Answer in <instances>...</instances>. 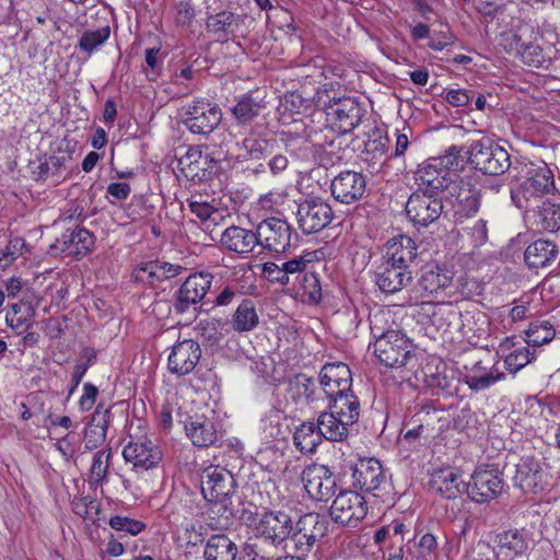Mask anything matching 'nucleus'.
Instances as JSON below:
<instances>
[{"label": "nucleus", "instance_id": "f257e3e1", "mask_svg": "<svg viewBox=\"0 0 560 560\" xmlns=\"http://www.w3.org/2000/svg\"><path fill=\"white\" fill-rule=\"evenodd\" d=\"M212 283V276L208 272L190 275L176 291L173 310L180 315L186 324L195 320L201 310V302Z\"/></svg>", "mask_w": 560, "mask_h": 560}, {"label": "nucleus", "instance_id": "f03ea898", "mask_svg": "<svg viewBox=\"0 0 560 560\" xmlns=\"http://www.w3.org/2000/svg\"><path fill=\"white\" fill-rule=\"evenodd\" d=\"M555 188L552 172L545 165L532 168L527 177L511 189V199L518 209L532 210L538 199Z\"/></svg>", "mask_w": 560, "mask_h": 560}, {"label": "nucleus", "instance_id": "7ed1b4c3", "mask_svg": "<svg viewBox=\"0 0 560 560\" xmlns=\"http://www.w3.org/2000/svg\"><path fill=\"white\" fill-rule=\"evenodd\" d=\"M469 154L471 165L486 175L499 176L511 166L508 151L488 138L472 142Z\"/></svg>", "mask_w": 560, "mask_h": 560}, {"label": "nucleus", "instance_id": "20e7f679", "mask_svg": "<svg viewBox=\"0 0 560 560\" xmlns=\"http://www.w3.org/2000/svg\"><path fill=\"white\" fill-rule=\"evenodd\" d=\"M411 343L402 332L387 330L382 332L374 342V353L378 361L387 368L397 369L406 365L412 358Z\"/></svg>", "mask_w": 560, "mask_h": 560}, {"label": "nucleus", "instance_id": "39448f33", "mask_svg": "<svg viewBox=\"0 0 560 560\" xmlns=\"http://www.w3.org/2000/svg\"><path fill=\"white\" fill-rule=\"evenodd\" d=\"M329 522L325 515L306 513L293 522L291 545L299 556H305L312 550L315 542L326 536Z\"/></svg>", "mask_w": 560, "mask_h": 560}, {"label": "nucleus", "instance_id": "423d86ee", "mask_svg": "<svg viewBox=\"0 0 560 560\" xmlns=\"http://www.w3.org/2000/svg\"><path fill=\"white\" fill-rule=\"evenodd\" d=\"M255 535L273 546L285 542V548L291 545L293 533V520L283 511L265 512L255 525Z\"/></svg>", "mask_w": 560, "mask_h": 560}, {"label": "nucleus", "instance_id": "0eeeda50", "mask_svg": "<svg viewBox=\"0 0 560 560\" xmlns=\"http://www.w3.org/2000/svg\"><path fill=\"white\" fill-rule=\"evenodd\" d=\"M503 487V476L498 467H478L467 483V494L472 501L485 503L501 494Z\"/></svg>", "mask_w": 560, "mask_h": 560}, {"label": "nucleus", "instance_id": "6e6552de", "mask_svg": "<svg viewBox=\"0 0 560 560\" xmlns=\"http://www.w3.org/2000/svg\"><path fill=\"white\" fill-rule=\"evenodd\" d=\"M368 513V504L360 493L351 490H343L334 500L329 514L331 520L342 526L354 527Z\"/></svg>", "mask_w": 560, "mask_h": 560}, {"label": "nucleus", "instance_id": "1a4fd4ad", "mask_svg": "<svg viewBox=\"0 0 560 560\" xmlns=\"http://www.w3.org/2000/svg\"><path fill=\"white\" fill-rule=\"evenodd\" d=\"M258 245L271 253H284L291 246L293 228L284 220L268 218L257 225Z\"/></svg>", "mask_w": 560, "mask_h": 560}, {"label": "nucleus", "instance_id": "9d476101", "mask_svg": "<svg viewBox=\"0 0 560 560\" xmlns=\"http://www.w3.org/2000/svg\"><path fill=\"white\" fill-rule=\"evenodd\" d=\"M222 120V110L208 100H196L188 105L185 126L197 135L211 133Z\"/></svg>", "mask_w": 560, "mask_h": 560}, {"label": "nucleus", "instance_id": "9b49d317", "mask_svg": "<svg viewBox=\"0 0 560 560\" xmlns=\"http://www.w3.org/2000/svg\"><path fill=\"white\" fill-rule=\"evenodd\" d=\"M512 480L514 486L524 493L537 494L546 489L548 474L540 460L533 456H525L515 465V474Z\"/></svg>", "mask_w": 560, "mask_h": 560}, {"label": "nucleus", "instance_id": "f8f14e48", "mask_svg": "<svg viewBox=\"0 0 560 560\" xmlns=\"http://www.w3.org/2000/svg\"><path fill=\"white\" fill-rule=\"evenodd\" d=\"M299 228L305 234L322 231L332 221L334 212L330 205L320 198L306 199L298 207Z\"/></svg>", "mask_w": 560, "mask_h": 560}, {"label": "nucleus", "instance_id": "ddd939ff", "mask_svg": "<svg viewBox=\"0 0 560 560\" xmlns=\"http://www.w3.org/2000/svg\"><path fill=\"white\" fill-rule=\"evenodd\" d=\"M302 481L308 495L316 501H328L337 490V481L330 469L313 463L302 471Z\"/></svg>", "mask_w": 560, "mask_h": 560}, {"label": "nucleus", "instance_id": "4468645a", "mask_svg": "<svg viewBox=\"0 0 560 560\" xmlns=\"http://www.w3.org/2000/svg\"><path fill=\"white\" fill-rule=\"evenodd\" d=\"M443 212L442 197L415 191L406 203V213L410 221L421 226H428L438 220Z\"/></svg>", "mask_w": 560, "mask_h": 560}, {"label": "nucleus", "instance_id": "2eb2a0df", "mask_svg": "<svg viewBox=\"0 0 560 560\" xmlns=\"http://www.w3.org/2000/svg\"><path fill=\"white\" fill-rule=\"evenodd\" d=\"M127 463H131L137 471H145L155 467L162 459L161 450L145 436L130 438L122 450Z\"/></svg>", "mask_w": 560, "mask_h": 560}, {"label": "nucleus", "instance_id": "dca6fc26", "mask_svg": "<svg viewBox=\"0 0 560 560\" xmlns=\"http://www.w3.org/2000/svg\"><path fill=\"white\" fill-rule=\"evenodd\" d=\"M201 492L207 501L229 500L234 492L233 475L221 466H209L201 474Z\"/></svg>", "mask_w": 560, "mask_h": 560}, {"label": "nucleus", "instance_id": "f3484780", "mask_svg": "<svg viewBox=\"0 0 560 560\" xmlns=\"http://www.w3.org/2000/svg\"><path fill=\"white\" fill-rule=\"evenodd\" d=\"M530 542L527 530L511 528L495 534L491 551L497 559L512 560L526 555L530 548Z\"/></svg>", "mask_w": 560, "mask_h": 560}, {"label": "nucleus", "instance_id": "a211bd4d", "mask_svg": "<svg viewBox=\"0 0 560 560\" xmlns=\"http://www.w3.org/2000/svg\"><path fill=\"white\" fill-rule=\"evenodd\" d=\"M201 358V348L194 339L177 341L171 349L167 368L172 374L184 376L191 373Z\"/></svg>", "mask_w": 560, "mask_h": 560}, {"label": "nucleus", "instance_id": "6ab92c4d", "mask_svg": "<svg viewBox=\"0 0 560 560\" xmlns=\"http://www.w3.org/2000/svg\"><path fill=\"white\" fill-rule=\"evenodd\" d=\"M327 114L339 133L346 135L359 126L365 109L354 98L342 97L330 104Z\"/></svg>", "mask_w": 560, "mask_h": 560}, {"label": "nucleus", "instance_id": "aec40b11", "mask_svg": "<svg viewBox=\"0 0 560 560\" xmlns=\"http://www.w3.org/2000/svg\"><path fill=\"white\" fill-rule=\"evenodd\" d=\"M287 395L294 404L312 408H317L326 398L322 387L316 386L315 380L303 373L289 380Z\"/></svg>", "mask_w": 560, "mask_h": 560}, {"label": "nucleus", "instance_id": "412c9836", "mask_svg": "<svg viewBox=\"0 0 560 560\" xmlns=\"http://www.w3.org/2000/svg\"><path fill=\"white\" fill-rule=\"evenodd\" d=\"M365 177L358 172L345 171L339 173L330 184V190L336 200L352 203L365 192Z\"/></svg>", "mask_w": 560, "mask_h": 560}, {"label": "nucleus", "instance_id": "4be33fe9", "mask_svg": "<svg viewBox=\"0 0 560 560\" xmlns=\"http://www.w3.org/2000/svg\"><path fill=\"white\" fill-rule=\"evenodd\" d=\"M353 486L361 491L373 492L386 483L382 464L376 458H361L352 468Z\"/></svg>", "mask_w": 560, "mask_h": 560}, {"label": "nucleus", "instance_id": "5701e85b", "mask_svg": "<svg viewBox=\"0 0 560 560\" xmlns=\"http://www.w3.org/2000/svg\"><path fill=\"white\" fill-rule=\"evenodd\" d=\"M416 182L419 187L417 191L435 196L444 192V190H448L453 184L450 174L445 170L440 168L432 159L417 171Z\"/></svg>", "mask_w": 560, "mask_h": 560}, {"label": "nucleus", "instance_id": "b1692460", "mask_svg": "<svg viewBox=\"0 0 560 560\" xmlns=\"http://www.w3.org/2000/svg\"><path fill=\"white\" fill-rule=\"evenodd\" d=\"M412 281V271L390 262H383L375 273V282L380 290L387 294L400 291Z\"/></svg>", "mask_w": 560, "mask_h": 560}, {"label": "nucleus", "instance_id": "393cba45", "mask_svg": "<svg viewBox=\"0 0 560 560\" xmlns=\"http://www.w3.org/2000/svg\"><path fill=\"white\" fill-rule=\"evenodd\" d=\"M351 382V371L342 362L326 363L320 370L319 384L325 396L335 395L337 390L350 389Z\"/></svg>", "mask_w": 560, "mask_h": 560}, {"label": "nucleus", "instance_id": "a878e982", "mask_svg": "<svg viewBox=\"0 0 560 560\" xmlns=\"http://www.w3.org/2000/svg\"><path fill=\"white\" fill-rule=\"evenodd\" d=\"M188 439L197 447H209L218 441V429L213 418L195 415L185 423Z\"/></svg>", "mask_w": 560, "mask_h": 560}, {"label": "nucleus", "instance_id": "bb28decb", "mask_svg": "<svg viewBox=\"0 0 560 560\" xmlns=\"http://www.w3.org/2000/svg\"><path fill=\"white\" fill-rule=\"evenodd\" d=\"M559 257V247L549 240L539 238L530 243L524 252V260L529 269H546L553 266Z\"/></svg>", "mask_w": 560, "mask_h": 560}, {"label": "nucleus", "instance_id": "cd10ccee", "mask_svg": "<svg viewBox=\"0 0 560 560\" xmlns=\"http://www.w3.org/2000/svg\"><path fill=\"white\" fill-rule=\"evenodd\" d=\"M431 488L442 498L456 499L467 492V483L462 475L452 468H444L435 471L430 480Z\"/></svg>", "mask_w": 560, "mask_h": 560}, {"label": "nucleus", "instance_id": "c85d7f7f", "mask_svg": "<svg viewBox=\"0 0 560 560\" xmlns=\"http://www.w3.org/2000/svg\"><path fill=\"white\" fill-rule=\"evenodd\" d=\"M448 192L454 197L453 207L456 213L470 217L479 210L481 195L470 183H453Z\"/></svg>", "mask_w": 560, "mask_h": 560}, {"label": "nucleus", "instance_id": "c756f323", "mask_svg": "<svg viewBox=\"0 0 560 560\" xmlns=\"http://www.w3.org/2000/svg\"><path fill=\"white\" fill-rule=\"evenodd\" d=\"M221 244L230 252L249 254L258 245L257 230L254 232L237 225H231L222 233Z\"/></svg>", "mask_w": 560, "mask_h": 560}, {"label": "nucleus", "instance_id": "7c9ffc66", "mask_svg": "<svg viewBox=\"0 0 560 560\" xmlns=\"http://www.w3.org/2000/svg\"><path fill=\"white\" fill-rule=\"evenodd\" d=\"M266 108L264 97L258 91H250L236 98L231 108L232 115L240 125H248L254 121Z\"/></svg>", "mask_w": 560, "mask_h": 560}, {"label": "nucleus", "instance_id": "2f4dec72", "mask_svg": "<svg viewBox=\"0 0 560 560\" xmlns=\"http://www.w3.org/2000/svg\"><path fill=\"white\" fill-rule=\"evenodd\" d=\"M417 257V246L413 240L406 235H398L390 238L386 244V261L407 267L410 269V264Z\"/></svg>", "mask_w": 560, "mask_h": 560}, {"label": "nucleus", "instance_id": "473e14b6", "mask_svg": "<svg viewBox=\"0 0 560 560\" xmlns=\"http://www.w3.org/2000/svg\"><path fill=\"white\" fill-rule=\"evenodd\" d=\"M329 399L328 409L340 418H345L346 421L355 423L360 415V402L353 392L337 390L335 395H327Z\"/></svg>", "mask_w": 560, "mask_h": 560}, {"label": "nucleus", "instance_id": "72a5a7b5", "mask_svg": "<svg viewBox=\"0 0 560 560\" xmlns=\"http://www.w3.org/2000/svg\"><path fill=\"white\" fill-rule=\"evenodd\" d=\"M470 318H472V316H470L469 312L462 314L457 306L450 302L438 303L432 314L433 323L440 328H448L460 319L462 325L459 329L464 336L472 331V328L465 324V322L468 323Z\"/></svg>", "mask_w": 560, "mask_h": 560}, {"label": "nucleus", "instance_id": "f704fd0d", "mask_svg": "<svg viewBox=\"0 0 560 560\" xmlns=\"http://www.w3.org/2000/svg\"><path fill=\"white\" fill-rule=\"evenodd\" d=\"M212 160L203 155L198 147H191L178 160V166L183 174L191 180H202L206 177V171Z\"/></svg>", "mask_w": 560, "mask_h": 560}, {"label": "nucleus", "instance_id": "c9c22d12", "mask_svg": "<svg viewBox=\"0 0 560 560\" xmlns=\"http://www.w3.org/2000/svg\"><path fill=\"white\" fill-rule=\"evenodd\" d=\"M352 424L330 410L322 412L317 420V427L322 436L335 442L343 441L349 434V427Z\"/></svg>", "mask_w": 560, "mask_h": 560}, {"label": "nucleus", "instance_id": "e433bc0d", "mask_svg": "<svg viewBox=\"0 0 560 560\" xmlns=\"http://www.w3.org/2000/svg\"><path fill=\"white\" fill-rule=\"evenodd\" d=\"M238 549L225 534L211 535L205 546V560H235Z\"/></svg>", "mask_w": 560, "mask_h": 560}, {"label": "nucleus", "instance_id": "4c0bfd02", "mask_svg": "<svg viewBox=\"0 0 560 560\" xmlns=\"http://www.w3.org/2000/svg\"><path fill=\"white\" fill-rule=\"evenodd\" d=\"M242 18L233 12L222 11L217 14L208 16L206 21V28L208 32L218 36V38H225L234 34L241 23Z\"/></svg>", "mask_w": 560, "mask_h": 560}, {"label": "nucleus", "instance_id": "58836bf2", "mask_svg": "<svg viewBox=\"0 0 560 560\" xmlns=\"http://www.w3.org/2000/svg\"><path fill=\"white\" fill-rule=\"evenodd\" d=\"M452 279L447 270L439 266L428 265L422 269L418 284L423 291L434 294L450 287Z\"/></svg>", "mask_w": 560, "mask_h": 560}, {"label": "nucleus", "instance_id": "ea45409f", "mask_svg": "<svg viewBox=\"0 0 560 560\" xmlns=\"http://www.w3.org/2000/svg\"><path fill=\"white\" fill-rule=\"evenodd\" d=\"M293 440L296 448L302 453H313L320 444L323 436L317 424L304 422L295 430Z\"/></svg>", "mask_w": 560, "mask_h": 560}, {"label": "nucleus", "instance_id": "a19ab883", "mask_svg": "<svg viewBox=\"0 0 560 560\" xmlns=\"http://www.w3.org/2000/svg\"><path fill=\"white\" fill-rule=\"evenodd\" d=\"M482 370L480 362H477L471 369V373L465 375V383L472 390L479 392L489 388L497 382L503 380L505 374L495 365L488 373L479 374Z\"/></svg>", "mask_w": 560, "mask_h": 560}, {"label": "nucleus", "instance_id": "79ce46f5", "mask_svg": "<svg viewBox=\"0 0 560 560\" xmlns=\"http://www.w3.org/2000/svg\"><path fill=\"white\" fill-rule=\"evenodd\" d=\"M233 328L238 332L250 331L259 324V317L252 300H243L233 315Z\"/></svg>", "mask_w": 560, "mask_h": 560}, {"label": "nucleus", "instance_id": "37998d69", "mask_svg": "<svg viewBox=\"0 0 560 560\" xmlns=\"http://www.w3.org/2000/svg\"><path fill=\"white\" fill-rule=\"evenodd\" d=\"M546 199L538 207L537 224L545 231L556 232L560 229V198Z\"/></svg>", "mask_w": 560, "mask_h": 560}, {"label": "nucleus", "instance_id": "c03bdc74", "mask_svg": "<svg viewBox=\"0 0 560 560\" xmlns=\"http://www.w3.org/2000/svg\"><path fill=\"white\" fill-rule=\"evenodd\" d=\"M514 49L521 56L524 63L539 68L546 61L542 48L535 43L526 44L517 34L512 35Z\"/></svg>", "mask_w": 560, "mask_h": 560}, {"label": "nucleus", "instance_id": "a18cd8bd", "mask_svg": "<svg viewBox=\"0 0 560 560\" xmlns=\"http://www.w3.org/2000/svg\"><path fill=\"white\" fill-rule=\"evenodd\" d=\"M110 457V450H101L94 454L90 476L91 485L97 487L103 486L107 481Z\"/></svg>", "mask_w": 560, "mask_h": 560}, {"label": "nucleus", "instance_id": "49530a36", "mask_svg": "<svg viewBox=\"0 0 560 560\" xmlns=\"http://www.w3.org/2000/svg\"><path fill=\"white\" fill-rule=\"evenodd\" d=\"M110 36V27L105 25L97 30H86L79 39V48L88 54L93 52L103 45Z\"/></svg>", "mask_w": 560, "mask_h": 560}, {"label": "nucleus", "instance_id": "de8ad7c7", "mask_svg": "<svg viewBox=\"0 0 560 560\" xmlns=\"http://www.w3.org/2000/svg\"><path fill=\"white\" fill-rule=\"evenodd\" d=\"M74 238H77V250H74L75 257H82L92 250L94 246V236L86 229L79 228L65 233L66 242H73Z\"/></svg>", "mask_w": 560, "mask_h": 560}, {"label": "nucleus", "instance_id": "09e8293b", "mask_svg": "<svg viewBox=\"0 0 560 560\" xmlns=\"http://www.w3.org/2000/svg\"><path fill=\"white\" fill-rule=\"evenodd\" d=\"M73 512L86 521L96 523L101 512V504L92 497H81L73 501Z\"/></svg>", "mask_w": 560, "mask_h": 560}, {"label": "nucleus", "instance_id": "8fccbe9b", "mask_svg": "<svg viewBox=\"0 0 560 560\" xmlns=\"http://www.w3.org/2000/svg\"><path fill=\"white\" fill-rule=\"evenodd\" d=\"M211 503L209 513L212 520L214 516H218L217 527H228L231 525L234 518V509L231 506V499L229 500H218V501H209Z\"/></svg>", "mask_w": 560, "mask_h": 560}, {"label": "nucleus", "instance_id": "3c124183", "mask_svg": "<svg viewBox=\"0 0 560 560\" xmlns=\"http://www.w3.org/2000/svg\"><path fill=\"white\" fill-rule=\"evenodd\" d=\"M527 343L534 347L542 346L555 337V329L548 322L533 324L526 332Z\"/></svg>", "mask_w": 560, "mask_h": 560}, {"label": "nucleus", "instance_id": "603ef678", "mask_svg": "<svg viewBox=\"0 0 560 560\" xmlns=\"http://www.w3.org/2000/svg\"><path fill=\"white\" fill-rule=\"evenodd\" d=\"M96 361V352L92 348H84L80 353V357L75 363L74 371L72 374V389L80 384L88 369L93 365Z\"/></svg>", "mask_w": 560, "mask_h": 560}, {"label": "nucleus", "instance_id": "864d4df0", "mask_svg": "<svg viewBox=\"0 0 560 560\" xmlns=\"http://www.w3.org/2000/svg\"><path fill=\"white\" fill-rule=\"evenodd\" d=\"M12 316L7 317L12 328L28 327V320L34 316V308L27 302H19L12 305Z\"/></svg>", "mask_w": 560, "mask_h": 560}, {"label": "nucleus", "instance_id": "5fc2aeb1", "mask_svg": "<svg viewBox=\"0 0 560 560\" xmlns=\"http://www.w3.org/2000/svg\"><path fill=\"white\" fill-rule=\"evenodd\" d=\"M432 161L442 170H445L450 175L452 172H457L464 165V160L460 156V149L453 145L448 148L444 155L432 159Z\"/></svg>", "mask_w": 560, "mask_h": 560}, {"label": "nucleus", "instance_id": "6e6d98bb", "mask_svg": "<svg viewBox=\"0 0 560 560\" xmlns=\"http://www.w3.org/2000/svg\"><path fill=\"white\" fill-rule=\"evenodd\" d=\"M25 245V241L21 237L11 238L7 246L0 250V268L5 269L13 264V261L23 254Z\"/></svg>", "mask_w": 560, "mask_h": 560}, {"label": "nucleus", "instance_id": "4d7b16f0", "mask_svg": "<svg viewBox=\"0 0 560 560\" xmlns=\"http://www.w3.org/2000/svg\"><path fill=\"white\" fill-rule=\"evenodd\" d=\"M108 524L113 529L117 532H125L132 536L138 535L145 528V525L142 522L120 515L110 517Z\"/></svg>", "mask_w": 560, "mask_h": 560}, {"label": "nucleus", "instance_id": "13d9d810", "mask_svg": "<svg viewBox=\"0 0 560 560\" xmlns=\"http://www.w3.org/2000/svg\"><path fill=\"white\" fill-rule=\"evenodd\" d=\"M534 359V353L528 348H521L511 352L504 360L506 370L516 373Z\"/></svg>", "mask_w": 560, "mask_h": 560}, {"label": "nucleus", "instance_id": "bf43d9fd", "mask_svg": "<svg viewBox=\"0 0 560 560\" xmlns=\"http://www.w3.org/2000/svg\"><path fill=\"white\" fill-rule=\"evenodd\" d=\"M303 295L312 303H319L322 301V287L319 278L313 273H304L302 281Z\"/></svg>", "mask_w": 560, "mask_h": 560}, {"label": "nucleus", "instance_id": "052dcab7", "mask_svg": "<svg viewBox=\"0 0 560 560\" xmlns=\"http://www.w3.org/2000/svg\"><path fill=\"white\" fill-rule=\"evenodd\" d=\"M438 548V542L435 537L427 533L424 534L417 544V550L411 553L412 558H419V560H432V555L435 552Z\"/></svg>", "mask_w": 560, "mask_h": 560}, {"label": "nucleus", "instance_id": "680f3d73", "mask_svg": "<svg viewBox=\"0 0 560 560\" xmlns=\"http://www.w3.org/2000/svg\"><path fill=\"white\" fill-rule=\"evenodd\" d=\"M315 258L316 253L308 252L300 257L285 261L284 264H282V267L290 279L291 276L305 271L307 264L313 262Z\"/></svg>", "mask_w": 560, "mask_h": 560}, {"label": "nucleus", "instance_id": "e2e57ef3", "mask_svg": "<svg viewBox=\"0 0 560 560\" xmlns=\"http://www.w3.org/2000/svg\"><path fill=\"white\" fill-rule=\"evenodd\" d=\"M246 154L253 159H260L268 152V141L255 137H247L242 142Z\"/></svg>", "mask_w": 560, "mask_h": 560}, {"label": "nucleus", "instance_id": "0e129e2a", "mask_svg": "<svg viewBox=\"0 0 560 560\" xmlns=\"http://www.w3.org/2000/svg\"><path fill=\"white\" fill-rule=\"evenodd\" d=\"M262 273L269 282L281 285H287L290 282L283 267L271 261L264 264Z\"/></svg>", "mask_w": 560, "mask_h": 560}, {"label": "nucleus", "instance_id": "69168bd1", "mask_svg": "<svg viewBox=\"0 0 560 560\" xmlns=\"http://www.w3.org/2000/svg\"><path fill=\"white\" fill-rule=\"evenodd\" d=\"M187 201L189 210L202 221H207L218 213L217 209L207 201L197 200L196 198L188 199Z\"/></svg>", "mask_w": 560, "mask_h": 560}, {"label": "nucleus", "instance_id": "338daca9", "mask_svg": "<svg viewBox=\"0 0 560 560\" xmlns=\"http://www.w3.org/2000/svg\"><path fill=\"white\" fill-rule=\"evenodd\" d=\"M153 261H145L139 264L132 271V278L138 282L147 283L153 288Z\"/></svg>", "mask_w": 560, "mask_h": 560}, {"label": "nucleus", "instance_id": "774afa93", "mask_svg": "<svg viewBox=\"0 0 560 560\" xmlns=\"http://www.w3.org/2000/svg\"><path fill=\"white\" fill-rule=\"evenodd\" d=\"M386 143L387 138L378 136L375 139H370L365 142V148L362 154L371 155V153L376 154L377 156H386Z\"/></svg>", "mask_w": 560, "mask_h": 560}]
</instances>
